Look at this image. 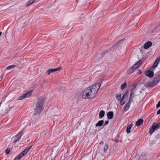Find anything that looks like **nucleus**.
<instances>
[{"label":"nucleus","instance_id":"f257e3e1","mask_svg":"<svg viewBox=\"0 0 160 160\" xmlns=\"http://www.w3.org/2000/svg\"><path fill=\"white\" fill-rule=\"evenodd\" d=\"M101 85L99 83H97L88 88L82 93V97L84 99H92L96 96L97 91L100 88Z\"/></svg>","mask_w":160,"mask_h":160},{"label":"nucleus","instance_id":"f03ea898","mask_svg":"<svg viewBox=\"0 0 160 160\" xmlns=\"http://www.w3.org/2000/svg\"><path fill=\"white\" fill-rule=\"evenodd\" d=\"M44 102V98L42 97H39L37 99L36 103L34 105V115L38 114L41 112Z\"/></svg>","mask_w":160,"mask_h":160},{"label":"nucleus","instance_id":"7ed1b4c3","mask_svg":"<svg viewBox=\"0 0 160 160\" xmlns=\"http://www.w3.org/2000/svg\"><path fill=\"white\" fill-rule=\"evenodd\" d=\"M160 78V75H158L155 78L152 80V82H149L148 84V86L151 87H153L156 86L159 82Z\"/></svg>","mask_w":160,"mask_h":160},{"label":"nucleus","instance_id":"20e7f679","mask_svg":"<svg viewBox=\"0 0 160 160\" xmlns=\"http://www.w3.org/2000/svg\"><path fill=\"white\" fill-rule=\"evenodd\" d=\"M160 123L156 124L154 123H153L150 129V134L151 135L156 130H157L160 128Z\"/></svg>","mask_w":160,"mask_h":160},{"label":"nucleus","instance_id":"39448f33","mask_svg":"<svg viewBox=\"0 0 160 160\" xmlns=\"http://www.w3.org/2000/svg\"><path fill=\"white\" fill-rule=\"evenodd\" d=\"M28 152L27 150L26 149H25L16 157L14 160H20Z\"/></svg>","mask_w":160,"mask_h":160},{"label":"nucleus","instance_id":"423d86ee","mask_svg":"<svg viewBox=\"0 0 160 160\" xmlns=\"http://www.w3.org/2000/svg\"><path fill=\"white\" fill-rule=\"evenodd\" d=\"M23 132V130H21L15 136L14 138V140L13 142L15 143L19 141L21 138L22 135V133Z\"/></svg>","mask_w":160,"mask_h":160},{"label":"nucleus","instance_id":"0eeeda50","mask_svg":"<svg viewBox=\"0 0 160 160\" xmlns=\"http://www.w3.org/2000/svg\"><path fill=\"white\" fill-rule=\"evenodd\" d=\"M32 92H29L25 94L22 95L18 98L19 100H22L25 98H26L30 97L32 94Z\"/></svg>","mask_w":160,"mask_h":160},{"label":"nucleus","instance_id":"6e6552de","mask_svg":"<svg viewBox=\"0 0 160 160\" xmlns=\"http://www.w3.org/2000/svg\"><path fill=\"white\" fill-rule=\"evenodd\" d=\"M62 68L61 67H59L56 68H51L48 69L47 71V73L48 75H49L52 72H54L57 71L61 70Z\"/></svg>","mask_w":160,"mask_h":160},{"label":"nucleus","instance_id":"1a4fd4ad","mask_svg":"<svg viewBox=\"0 0 160 160\" xmlns=\"http://www.w3.org/2000/svg\"><path fill=\"white\" fill-rule=\"evenodd\" d=\"M109 145L108 143H106L102 148V149L100 150V152L101 153L104 152L105 153L106 152V151L109 148Z\"/></svg>","mask_w":160,"mask_h":160},{"label":"nucleus","instance_id":"9d476101","mask_svg":"<svg viewBox=\"0 0 160 160\" xmlns=\"http://www.w3.org/2000/svg\"><path fill=\"white\" fill-rule=\"evenodd\" d=\"M128 91H127L124 94V95L121 98V100L120 102V104L121 105H123V104H124L125 103V102H123V100L126 97H127L128 96Z\"/></svg>","mask_w":160,"mask_h":160},{"label":"nucleus","instance_id":"9b49d317","mask_svg":"<svg viewBox=\"0 0 160 160\" xmlns=\"http://www.w3.org/2000/svg\"><path fill=\"white\" fill-rule=\"evenodd\" d=\"M142 62L141 60H140L137 62L135 63L132 67L136 70L142 64Z\"/></svg>","mask_w":160,"mask_h":160},{"label":"nucleus","instance_id":"f8f14e48","mask_svg":"<svg viewBox=\"0 0 160 160\" xmlns=\"http://www.w3.org/2000/svg\"><path fill=\"white\" fill-rule=\"evenodd\" d=\"M146 74L149 77L152 78L153 77L154 75L153 72L152 71L148 70L146 71Z\"/></svg>","mask_w":160,"mask_h":160},{"label":"nucleus","instance_id":"ddd939ff","mask_svg":"<svg viewBox=\"0 0 160 160\" xmlns=\"http://www.w3.org/2000/svg\"><path fill=\"white\" fill-rule=\"evenodd\" d=\"M152 43L151 41H148L145 43L144 45V48L145 49H148L151 46Z\"/></svg>","mask_w":160,"mask_h":160},{"label":"nucleus","instance_id":"4468645a","mask_svg":"<svg viewBox=\"0 0 160 160\" xmlns=\"http://www.w3.org/2000/svg\"><path fill=\"white\" fill-rule=\"evenodd\" d=\"M107 115L108 119H112L113 117L114 114L112 112L110 111L107 113Z\"/></svg>","mask_w":160,"mask_h":160},{"label":"nucleus","instance_id":"2eb2a0df","mask_svg":"<svg viewBox=\"0 0 160 160\" xmlns=\"http://www.w3.org/2000/svg\"><path fill=\"white\" fill-rule=\"evenodd\" d=\"M143 122V119L142 118H140L136 122V125L137 126H139L142 124Z\"/></svg>","mask_w":160,"mask_h":160},{"label":"nucleus","instance_id":"dca6fc26","mask_svg":"<svg viewBox=\"0 0 160 160\" xmlns=\"http://www.w3.org/2000/svg\"><path fill=\"white\" fill-rule=\"evenodd\" d=\"M103 120L99 121L95 125L96 127H101L102 125L103 124Z\"/></svg>","mask_w":160,"mask_h":160},{"label":"nucleus","instance_id":"f3484780","mask_svg":"<svg viewBox=\"0 0 160 160\" xmlns=\"http://www.w3.org/2000/svg\"><path fill=\"white\" fill-rule=\"evenodd\" d=\"M133 125V123H131L130 125L128 126L127 128V132L128 133L130 132V129L131 128Z\"/></svg>","mask_w":160,"mask_h":160},{"label":"nucleus","instance_id":"a211bd4d","mask_svg":"<svg viewBox=\"0 0 160 160\" xmlns=\"http://www.w3.org/2000/svg\"><path fill=\"white\" fill-rule=\"evenodd\" d=\"M105 114V112L103 110H101L99 112V116L100 118H102L104 117Z\"/></svg>","mask_w":160,"mask_h":160},{"label":"nucleus","instance_id":"6ab92c4d","mask_svg":"<svg viewBox=\"0 0 160 160\" xmlns=\"http://www.w3.org/2000/svg\"><path fill=\"white\" fill-rule=\"evenodd\" d=\"M131 105L130 104H128V103H127L126 105L124 107V110L125 111L128 110L129 108L130 107Z\"/></svg>","mask_w":160,"mask_h":160},{"label":"nucleus","instance_id":"aec40b11","mask_svg":"<svg viewBox=\"0 0 160 160\" xmlns=\"http://www.w3.org/2000/svg\"><path fill=\"white\" fill-rule=\"evenodd\" d=\"M135 70L132 67L128 70V74H130L133 72Z\"/></svg>","mask_w":160,"mask_h":160},{"label":"nucleus","instance_id":"412c9836","mask_svg":"<svg viewBox=\"0 0 160 160\" xmlns=\"http://www.w3.org/2000/svg\"><path fill=\"white\" fill-rule=\"evenodd\" d=\"M127 85L126 82L124 83L121 86V88L122 90L125 89L127 87Z\"/></svg>","mask_w":160,"mask_h":160},{"label":"nucleus","instance_id":"4be33fe9","mask_svg":"<svg viewBox=\"0 0 160 160\" xmlns=\"http://www.w3.org/2000/svg\"><path fill=\"white\" fill-rule=\"evenodd\" d=\"M15 67H16V65H10V66H9L8 67L6 68V69L7 70H10V69H11L14 68Z\"/></svg>","mask_w":160,"mask_h":160},{"label":"nucleus","instance_id":"5701e85b","mask_svg":"<svg viewBox=\"0 0 160 160\" xmlns=\"http://www.w3.org/2000/svg\"><path fill=\"white\" fill-rule=\"evenodd\" d=\"M35 0H30L27 3V6H29L33 3L35 1Z\"/></svg>","mask_w":160,"mask_h":160},{"label":"nucleus","instance_id":"b1692460","mask_svg":"<svg viewBox=\"0 0 160 160\" xmlns=\"http://www.w3.org/2000/svg\"><path fill=\"white\" fill-rule=\"evenodd\" d=\"M121 94H116V99L118 100V101L119 100L121 99Z\"/></svg>","mask_w":160,"mask_h":160},{"label":"nucleus","instance_id":"393cba45","mask_svg":"<svg viewBox=\"0 0 160 160\" xmlns=\"http://www.w3.org/2000/svg\"><path fill=\"white\" fill-rule=\"evenodd\" d=\"M132 101L133 98H130L128 100V102H127V103H128V104H130V105H131V103L132 102Z\"/></svg>","mask_w":160,"mask_h":160},{"label":"nucleus","instance_id":"a878e982","mask_svg":"<svg viewBox=\"0 0 160 160\" xmlns=\"http://www.w3.org/2000/svg\"><path fill=\"white\" fill-rule=\"evenodd\" d=\"M136 90V89L132 88L131 90L130 93H133L134 94L135 93V92Z\"/></svg>","mask_w":160,"mask_h":160},{"label":"nucleus","instance_id":"bb28decb","mask_svg":"<svg viewBox=\"0 0 160 160\" xmlns=\"http://www.w3.org/2000/svg\"><path fill=\"white\" fill-rule=\"evenodd\" d=\"M160 60V57H159L158 58L155 60V62H156L157 63H158V62Z\"/></svg>","mask_w":160,"mask_h":160},{"label":"nucleus","instance_id":"cd10ccee","mask_svg":"<svg viewBox=\"0 0 160 160\" xmlns=\"http://www.w3.org/2000/svg\"><path fill=\"white\" fill-rule=\"evenodd\" d=\"M10 151V149L9 148H7L6 150V153L8 154L9 153Z\"/></svg>","mask_w":160,"mask_h":160},{"label":"nucleus","instance_id":"c85d7f7f","mask_svg":"<svg viewBox=\"0 0 160 160\" xmlns=\"http://www.w3.org/2000/svg\"><path fill=\"white\" fill-rule=\"evenodd\" d=\"M158 64V63H157L156 62H155L153 64V67L154 68H156Z\"/></svg>","mask_w":160,"mask_h":160},{"label":"nucleus","instance_id":"c756f323","mask_svg":"<svg viewBox=\"0 0 160 160\" xmlns=\"http://www.w3.org/2000/svg\"><path fill=\"white\" fill-rule=\"evenodd\" d=\"M137 84H134L132 86V88H133V89H136V86H137Z\"/></svg>","mask_w":160,"mask_h":160},{"label":"nucleus","instance_id":"7c9ffc66","mask_svg":"<svg viewBox=\"0 0 160 160\" xmlns=\"http://www.w3.org/2000/svg\"><path fill=\"white\" fill-rule=\"evenodd\" d=\"M108 123H109L108 120L106 121L105 122V124L103 125V126H106V125H107Z\"/></svg>","mask_w":160,"mask_h":160},{"label":"nucleus","instance_id":"2f4dec72","mask_svg":"<svg viewBox=\"0 0 160 160\" xmlns=\"http://www.w3.org/2000/svg\"><path fill=\"white\" fill-rule=\"evenodd\" d=\"M32 146H31L26 149L27 150V151L28 152L32 148Z\"/></svg>","mask_w":160,"mask_h":160},{"label":"nucleus","instance_id":"473e14b6","mask_svg":"<svg viewBox=\"0 0 160 160\" xmlns=\"http://www.w3.org/2000/svg\"><path fill=\"white\" fill-rule=\"evenodd\" d=\"M134 95V94L130 93V98H133V97H134V96H133Z\"/></svg>","mask_w":160,"mask_h":160},{"label":"nucleus","instance_id":"72a5a7b5","mask_svg":"<svg viewBox=\"0 0 160 160\" xmlns=\"http://www.w3.org/2000/svg\"><path fill=\"white\" fill-rule=\"evenodd\" d=\"M4 73H3L1 76H0V81L2 79L3 76L4 75Z\"/></svg>","mask_w":160,"mask_h":160},{"label":"nucleus","instance_id":"f704fd0d","mask_svg":"<svg viewBox=\"0 0 160 160\" xmlns=\"http://www.w3.org/2000/svg\"><path fill=\"white\" fill-rule=\"evenodd\" d=\"M156 107L158 108L160 107V100L158 102V104L156 105Z\"/></svg>","mask_w":160,"mask_h":160},{"label":"nucleus","instance_id":"c9c22d12","mask_svg":"<svg viewBox=\"0 0 160 160\" xmlns=\"http://www.w3.org/2000/svg\"><path fill=\"white\" fill-rule=\"evenodd\" d=\"M6 99V98H5V97H3L1 101V102H3Z\"/></svg>","mask_w":160,"mask_h":160},{"label":"nucleus","instance_id":"e433bc0d","mask_svg":"<svg viewBox=\"0 0 160 160\" xmlns=\"http://www.w3.org/2000/svg\"><path fill=\"white\" fill-rule=\"evenodd\" d=\"M157 114L158 115L160 114V109H159L157 112Z\"/></svg>","mask_w":160,"mask_h":160},{"label":"nucleus","instance_id":"4c0bfd02","mask_svg":"<svg viewBox=\"0 0 160 160\" xmlns=\"http://www.w3.org/2000/svg\"><path fill=\"white\" fill-rule=\"evenodd\" d=\"M123 41V40H121V41H119L118 42H117V44H118L119 43H120V42H122V41Z\"/></svg>","mask_w":160,"mask_h":160},{"label":"nucleus","instance_id":"58836bf2","mask_svg":"<svg viewBox=\"0 0 160 160\" xmlns=\"http://www.w3.org/2000/svg\"><path fill=\"white\" fill-rule=\"evenodd\" d=\"M103 143H104V142H103V141H101V142H100V145H101V144H103Z\"/></svg>","mask_w":160,"mask_h":160},{"label":"nucleus","instance_id":"ea45409f","mask_svg":"<svg viewBox=\"0 0 160 160\" xmlns=\"http://www.w3.org/2000/svg\"><path fill=\"white\" fill-rule=\"evenodd\" d=\"M2 34V32H0V36H1Z\"/></svg>","mask_w":160,"mask_h":160},{"label":"nucleus","instance_id":"a19ab883","mask_svg":"<svg viewBox=\"0 0 160 160\" xmlns=\"http://www.w3.org/2000/svg\"><path fill=\"white\" fill-rule=\"evenodd\" d=\"M2 102L1 101V102H0V106H1V104H2Z\"/></svg>","mask_w":160,"mask_h":160},{"label":"nucleus","instance_id":"79ce46f5","mask_svg":"<svg viewBox=\"0 0 160 160\" xmlns=\"http://www.w3.org/2000/svg\"><path fill=\"white\" fill-rule=\"evenodd\" d=\"M158 75H160V73L158 74L157 77H158Z\"/></svg>","mask_w":160,"mask_h":160},{"label":"nucleus","instance_id":"37998d69","mask_svg":"<svg viewBox=\"0 0 160 160\" xmlns=\"http://www.w3.org/2000/svg\"><path fill=\"white\" fill-rule=\"evenodd\" d=\"M140 92L141 93H142V92L141 91H140Z\"/></svg>","mask_w":160,"mask_h":160},{"label":"nucleus","instance_id":"c03bdc74","mask_svg":"<svg viewBox=\"0 0 160 160\" xmlns=\"http://www.w3.org/2000/svg\"><path fill=\"white\" fill-rule=\"evenodd\" d=\"M101 147V146H100V145H99V147Z\"/></svg>","mask_w":160,"mask_h":160}]
</instances>
